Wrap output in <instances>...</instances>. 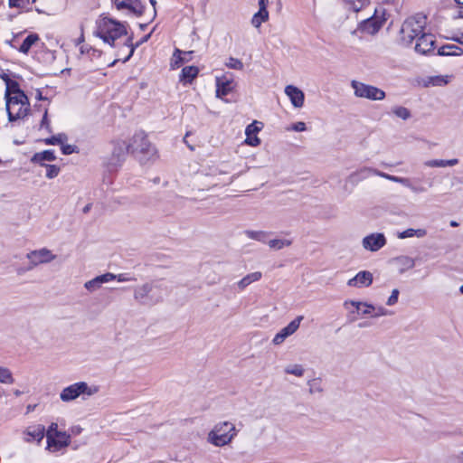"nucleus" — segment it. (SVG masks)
<instances>
[{"instance_id":"a211bd4d","label":"nucleus","mask_w":463,"mask_h":463,"mask_svg":"<svg viewBox=\"0 0 463 463\" xmlns=\"http://www.w3.org/2000/svg\"><path fill=\"white\" fill-rule=\"evenodd\" d=\"M24 435L26 442L36 441L40 443L45 436V427L41 424L28 427L24 431Z\"/></svg>"},{"instance_id":"79ce46f5","label":"nucleus","mask_w":463,"mask_h":463,"mask_svg":"<svg viewBox=\"0 0 463 463\" xmlns=\"http://www.w3.org/2000/svg\"><path fill=\"white\" fill-rule=\"evenodd\" d=\"M225 65L233 70L242 71L244 68V65L242 61L239 59L230 57L228 61L225 63Z\"/></svg>"},{"instance_id":"9d476101","label":"nucleus","mask_w":463,"mask_h":463,"mask_svg":"<svg viewBox=\"0 0 463 463\" xmlns=\"http://www.w3.org/2000/svg\"><path fill=\"white\" fill-rule=\"evenodd\" d=\"M385 21V10L382 7L376 8L373 15L361 23L360 29L369 34H374L381 29Z\"/></svg>"},{"instance_id":"5fc2aeb1","label":"nucleus","mask_w":463,"mask_h":463,"mask_svg":"<svg viewBox=\"0 0 463 463\" xmlns=\"http://www.w3.org/2000/svg\"><path fill=\"white\" fill-rule=\"evenodd\" d=\"M425 165L430 167H444V160L433 159L425 162Z\"/></svg>"},{"instance_id":"f704fd0d","label":"nucleus","mask_w":463,"mask_h":463,"mask_svg":"<svg viewBox=\"0 0 463 463\" xmlns=\"http://www.w3.org/2000/svg\"><path fill=\"white\" fill-rule=\"evenodd\" d=\"M23 92H24V91L21 90L19 83L16 80H12L6 85L5 92V97H8V96H11V95H14V94H17V93H22L23 94Z\"/></svg>"},{"instance_id":"393cba45","label":"nucleus","mask_w":463,"mask_h":463,"mask_svg":"<svg viewBox=\"0 0 463 463\" xmlns=\"http://www.w3.org/2000/svg\"><path fill=\"white\" fill-rule=\"evenodd\" d=\"M439 56H460L463 54V49L455 44H445L438 49Z\"/></svg>"},{"instance_id":"b1692460","label":"nucleus","mask_w":463,"mask_h":463,"mask_svg":"<svg viewBox=\"0 0 463 463\" xmlns=\"http://www.w3.org/2000/svg\"><path fill=\"white\" fill-rule=\"evenodd\" d=\"M199 69L196 66H186L182 69L180 74V81L184 84L192 83V81L197 77Z\"/></svg>"},{"instance_id":"c03bdc74","label":"nucleus","mask_w":463,"mask_h":463,"mask_svg":"<svg viewBox=\"0 0 463 463\" xmlns=\"http://www.w3.org/2000/svg\"><path fill=\"white\" fill-rule=\"evenodd\" d=\"M46 167V177L52 179L56 177L60 173V167L56 165H45Z\"/></svg>"},{"instance_id":"603ef678","label":"nucleus","mask_w":463,"mask_h":463,"mask_svg":"<svg viewBox=\"0 0 463 463\" xmlns=\"http://www.w3.org/2000/svg\"><path fill=\"white\" fill-rule=\"evenodd\" d=\"M400 291L397 288L392 289L391 296L386 301L388 306H393L397 303Z\"/></svg>"},{"instance_id":"0eeeda50","label":"nucleus","mask_w":463,"mask_h":463,"mask_svg":"<svg viewBox=\"0 0 463 463\" xmlns=\"http://www.w3.org/2000/svg\"><path fill=\"white\" fill-rule=\"evenodd\" d=\"M99 391L97 385L89 386L85 382H78L65 387L60 393V398L64 402H69L76 400L81 394L91 396Z\"/></svg>"},{"instance_id":"37998d69","label":"nucleus","mask_w":463,"mask_h":463,"mask_svg":"<svg viewBox=\"0 0 463 463\" xmlns=\"http://www.w3.org/2000/svg\"><path fill=\"white\" fill-rule=\"evenodd\" d=\"M345 2L354 12H359L368 3V0H345Z\"/></svg>"},{"instance_id":"864d4df0","label":"nucleus","mask_w":463,"mask_h":463,"mask_svg":"<svg viewBox=\"0 0 463 463\" xmlns=\"http://www.w3.org/2000/svg\"><path fill=\"white\" fill-rule=\"evenodd\" d=\"M245 143L251 146H257L260 144V139L257 136L252 135L246 137Z\"/></svg>"},{"instance_id":"69168bd1","label":"nucleus","mask_w":463,"mask_h":463,"mask_svg":"<svg viewBox=\"0 0 463 463\" xmlns=\"http://www.w3.org/2000/svg\"><path fill=\"white\" fill-rule=\"evenodd\" d=\"M268 3H269V0H259V6H260L259 9L263 10V11H268L267 10Z\"/></svg>"},{"instance_id":"423d86ee","label":"nucleus","mask_w":463,"mask_h":463,"mask_svg":"<svg viewBox=\"0 0 463 463\" xmlns=\"http://www.w3.org/2000/svg\"><path fill=\"white\" fill-rule=\"evenodd\" d=\"M237 435L233 423L222 421L214 425L208 434V441L216 447H223L229 444Z\"/></svg>"},{"instance_id":"1a4fd4ad","label":"nucleus","mask_w":463,"mask_h":463,"mask_svg":"<svg viewBox=\"0 0 463 463\" xmlns=\"http://www.w3.org/2000/svg\"><path fill=\"white\" fill-rule=\"evenodd\" d=\"M351 86L356 97L368 99L370 100H383L385 98V92L373 85L352 80Z\"/></svg>"},{"instance_id":"a19ab883","label":"nucleus","mask_w":463,"mask_h":463,"mask_svg":"<svg viewBox=\"0 0 463 463\" xmlns=\"http://www.w3.org/2000/svg\"><path fill=\"white\" fill-rule=\"evenodd\" d=\"M392 113L395 116H397L398 118H401L404 120L411 118V111L405 107H402V106L394 107L392 109Z\"/></svg>"},{"instance_id":"338daca9","label":"nucleus","mask_w":463,"mask_h":463,"mask_svg":"<svg viewBox=\"0 0 463 463\" xmlns=\"http://www.w3.org/2000/svg\"><path fill=\"white\" fill-rule=\"evenodd\" d=\"M0 78L3 80V81L5 83V86L12 80L10 76L7 73H1Z\"/></svg>"},{"instance_id":"49530a36","label":"nucleus","mask_w":463,"mask_h":463,"mask_svg":"<svg viewBox=\"0 0 463 463\" xmlns=\"http://www.w3.org/2000/svg\"><path fill=\"white\" fill-rule=\"evenodd\" d=\"M288 336H290L289 334L284 328H282L279 333L275 335L272 343L276 345H280Z\"/></svg>"},{"instance_id":"bb28decb","label":"nucleus","mask_w":463,"mask_h":463,"mask_svg":"<svg viewBox=\"0 0 463 463\" xmlns=\"http://www.w3.org/2000/svg\"><path fill=\"white\" fill-rule=\"evenodd\" d=\"M261 277L262 273L260 271L250 273L237 282V287L240 290H243L251 283L259 281L261 279Z\"/></svg>"},{"instance_id":"5701e85b","label":"nucleus","mask_w":463,"mask_h":463,"mask_svg":"<svg viewBox=\"0 0 463 463\" xmlns=\"http://www.w3.org/2000/svg\"><path fill=\"white\" fill-rule=\"evenodd\" d=\"M151 36V33L142 37L137 43L135 44L132 43L133 36H129L126 39L124 43V46L129 48L128 54L122 60L123 62H127L134 54L135 50L141 45L142 43L147 42Z\"/></svg>"},{"instance_id":"09e8293b","label":"nucleus","mask_w":463,"mask_h":463,"mask_svg":"<svg viewBox=\"0 0 463 463\" xmlns=\"http://www.w3.org/2000/svg\"><path fill=\"white\" fill-rule=\"evenodd\" d=\"M61 152L63 155H71L73 153H79V147L75 145H61Z\"/></svg>"},{"instance_id":"c9c22d12","label":"nucleus","mask_w":463,"mask_h":463,"mask_svg":"<svg viewBox=\"0 0 463 463\" xmlns=\"http://www.w3.org/2000/svg\"><path fill=\"white\" fill-rule=\"evenodd\" d=\"M67 140V136L64 133H60L56 136H52L43 139L44 144L49 146L62 145Z\"/></svg>"},{"instance_id":"a878e982","label":"nucleus","mask_w":463,"mask_h":463,"mask_svg":"<svg viewBox=\"0 0 463 463\" xmlns=\"http://www.w3.org/2000/svg\"><path fill=\"white\" fill-rule=\"evenodd\" d=\"M232 80H221L219 78L216 79V97L222 98L228 95L232 90Z\"/></svg>"},{"instance_id":"cd10ccee","label":"nucleus","mask_w":463,"mask_h":463,"mask_svg":"<svg viewBox=\"0 0 463 463\" xmlns=\"http://www.w3.org/2000/svg\"><path fill=\"white\" fill-rule=\"evenodd\" d=\"M40 40L37 33H30L22 43L18 51L22 53L27 54L32 46Z\"/></svg>"},{"instance_id":"f8f14e48","label":"nucleus","mask_w":463,"mask_h":463,"mask_svg":"<svg viewBox=\"0 0 463 463\" xmlns=\"http://www.w3.org/2000/svg\"><path fill=\"white\" fill-rule=\"evenodd\" d=\"M386 242L383 233L374 232L365 236L362 241V245L366 250L377 251L385 246Z\"/></svg>"},{"instance_id":"de8ad7c7","label":"nucleus","mask_w":463,"mask_h":463,"mask_svg":"<svg viewBox=\"0 0 463 463\" xmlns=\"http://www.w3.org/2000/svg\"><path fill=\"white\" fill-rule=\"evenodd\" d=\"M430 82L433 86H444L449 83L448 76H435L430 79Z\"/></svg>"},{"instance_id":"39448f33","label":"nucleus","mask_w":463,"mask_h":463,"mask_svg":"<svg viewBox=\"0 0 463 463\" xmlns=\"http://www.w3.org/2000/svg\"><path fill=\"white\" fill-rule=\"evenodd\" d=\"M5 109L10 122L25 118L30 110L29 99L24 92L5 97Z\"/></svg>"},{"instance_id":"4468645a","label":"nucleus","mask_w":463,"mask_h":463,"mask_svg":"<svg viewBox=\"0 0 463 463\" xmlns=\"http://www.w3.org/2000/svg\"><path fill=\"white\" fill-rule=\"evenodd\" d=\"M435 37L431 33H421L415 44V52L420 54H428L435 49Z\"/></svg>"},{"instance_id":"f257e3e1","label":"nucleus","mask_w":463,"mask_h":463,"mask_svg":"<svg viewBox=\"0 0 463 463\" xmlns=\"http://www.w3.org/2000/svg\"><path fill=\"white\" fill-rule=\"evenodd\" d=\"M167 287L163 279H155L134 288V299L142 306L153 307L164 300Z\"/></svg>"},{"instance_id":"ddd939ff","label":"nucleus","mask_w":463,"mask_h":463,"mask_svg":"<svg viewBox=\"0 0 463 463\" xmlns=\"http://www.w3.org/2000/svg\"><path fill=\"white\" fill-rule=\"evenodd\" d=\"M372 175H375L383 177V178H385L387 180H390V181H392V182H395V183H397L398 179H399V176L391 175L389 174L381 172L379 170H376V169H373V168H371V167H364V168L360 169L359 171L351 174L350 175V178L354 179V180L359 181V180L365 179V178H367L368 176H370Z\"/></svg>"},{"instance_id":"052dcab7","label":"nucleus","mask_w":463,"mask_h":463,"mask_svg":"<svg viewBox=\"0 0 463 463\" xmlns=\"http://www.w3.org/2000/svg\"><path fill=\"white\" fill-rule=\"evenodd\" d=\"M364 306L366 307L362 311L363 315H371L372 312L375 310V307L372 304L364 303Z\"/></svg>"},{"instance_id":"680f3d73","label":"nucleus","mask_w":463,"mask_h":463,"mask_svg":"<svg viewBox=\"0 0 463 463\" xmlns=\"http://www.w3.org/2000/svg\"><path fill=\"white\" fill-rule=\"evenodd\" d=\"M399 184L408 187L411 189V185H412V183L411 181L409 179V178H406V177H400L399 176V179H398V182Z\"/></svg>"},{"instance_id":"c756f323","label":"nucleus","mask_w":463,"mask_h":463,"mask_svg":"<svg viewBox=\"0 0 463 463\" xmlns=\"http://www.w3.org/2000/svg\"><path fill=\"white\" fill-rule=\"evenodd\" d=\"M268 19L269 12L259 9V11L254 14L253 17L251 18V24L254 27L259 28L261 24L268 21Z\"/></svg>"},{"instance_id":"9b49d317","label":"nucleus","mask_w":463,"mask_h":463,"mask_svg":"<svg viewBox=\"0 0 463 463\" xmlns=\"http://www.w3.org/2000/svg\"><path fill=\"white\" fill-rule=\"evenodd\" d=\"M26 257L30 260V266L25 269H18V274H21L25 270H30L39 264L51 262L56 258V256L46 248L32 250L27 253Z\"/></svg>"},{"instance_id":"7c9ffc66","label":"nucleus","mask_w":463,"mask_h":463,"mask_svg":"<svg viewBox=\"0 0 463 463\" xmlns=\"http://www.w3.org/2000/svg\"><path fill=\"white\" fill-rule=\"evenodd\" d=\"M245 235L251 240H255L263 243L267 242L268 232L263 231H251L246 230L244 231Z\"/></svg>"},{"instance_id":"ea45409f","label":"nucleus","mask_w":463,"mask_h":463,"mask_svg":"<svg viewBox=\"0 0 463 463\" xmlns=\"http://www.w3.org/2000/svg\"><path fill=\"white\" fill-rule=\"evenodd\" d=\"M304 372L305 370L301 364L288 365L285 368L286 373L293 374L298 377L303 376Z\"/></svg>"},{"instance_id":"774afa93","label":"nucleus","mask_w":463,"mask_h":463,"mask_svg":"<svg viewBox=\"0 0 463 463\" xmlns=\"http://www.w3.org/2000/svg\"><path fill=\"white\" fill-rule=\"evenodd\" d=\"M452 40L460 44H463V33H461L459 36L453 37Z\"/></svg>"},{"instance_id":"c85d7f7f","label":"nucleus","mask_w":463,"mask_h":463,"mask_svg":"<svg viewBox=\"0 0 463 463\" xmlns=\"http://www.w3.org/2000/svg\"><path fill=\"white\" fill-rule=\"evenodd\" d=\"M394 261L402 266L400 269L401 273H403L405 270L412 269L415 266L414 260L408 256H400L394 259Z\"/></svg>"},{"instance_id":"e433bc0d","label":"nucleus","mask_w":463,"mask_h":463,"mask_svg":"<svg viewBox=\"0 0 463 463\" xmlns=\"http://www.w3.org/2000/svg\"><path fill=\"white\" fill-rule=\"evenodd\" d=\"M307 385L309 386V392L311 394L323 392L321 378H314L309 380L307 382Z\"/></svg>"},{"instance_id":"2f4dec72","label":"nucleus","mask_w":463,"mask_h":463,"mask_svg":"<svg viewBox=\"0 0 463 463\" xmlns=\"http://www.w3.org/2000/svg\"><path fill=\"white\" fill-rule=\"evenodd\" d=\"M14 383V379L10 369L0 365V383L13 384Z\"/></svg>"},{"instance_id":"bf43d9fd","label":"nucleus","mask_w":463,"mask_h":463,"mask_svg":"<svg viewBox=\"0 0 463 463\" xmlns=\"http://www.w3.org/2000/svg\"><path fill=\"white\" fill-rule=\"evenodd\" d=\"M114 277H115V279H117L118 281L119 282H126V281H131V280H134L135 279L131 278V277H128L127 274L125 273H121V274H118V275H115L114 274Z\"/></svg>"},{"instance_id":"e2e57ef3","label":"nucleus","mask_w":463,"mask_h":463,"mask_svg":"<svg viewBox=\"0 0 463 463\" xmlns=\"http://www.w3.org/2000/svg\"><path fill=\"white\" fill-rule=\"evenodd\" d=\"M411 190L415 194H420L426 192L427 189L421 185H416L412 184Z\"/></svg>"},{"instance_id":"6ab92c4d","label":"nucleus","mask_w":463,"mask_h":463,"mask_svg":"<svg viewBox=\"0 0 463 463\" xmlns=\"http://www.w3.org/2000/svg\"><path fill=\"white\" fill-rule=\"evenodd\" d=\"M116 7L118 10L128 9L137 16L141 15L145 9L140 0H127V2L116 0Z\"/></svg>"},{"instance_id":"412c9836","label":"nucleus","mask_w":463,"mask_h":463,"mask_svg":"<svg viewBox=\"0 0 463 463\" xmlns=\"http://www.w3.org/2000/svg\"><path fill=\"white\" fill-rule=\"evenodd\" d=\"M193 51L184 52L180 49H175L173 54V60L171 61V68H179L185 62H188L192 59Z\"/></svg>"},{"instance_id":"4c0bfd02","label":"nucleus","mask_w":463,"mask_h":463,"mask_svg":"<svg viewBox=\"0 0 463 463\" xmlns=\"http://www.w3.org/2000/svg\"><path fill=\"white\" fill-rule=\"evenodd\" d=\"M304 319L303 316H298L287 326L283 327L289 335H293L299 327L301 321Z\"/></svg>"},{"instance_id":"2eb2a0df","label":"nucleus","mask_w":463,"mask_h":463,"mask_svg":"<svg viewBox=\"0 0 463 463\" xmlns=\"http://www.w3.org/2000/svg\"><path fill=\"white\" fill-rule=\"evenodd\" d=\"M58 436L47 435V449L52 451H58L66 448L71 443V436L67 433H57Z\"/></svg>"},{"instance_id":"3c124183","label":"nucleus","mask_w":463,"mask_h":463,"mask_svg":"<svg viewBox=\"0 0 463 463\" xmlns=\"http://www.w3.org/2000/svg\"><path fill=\"white\" fill-rule=\"evenodd\" d=\"M40 128H45L48 132H52V128L50 125V121L48 119V110L47 109H45V111L43 113V118H42V121L40 124Z\"/></svg>"},{"instance_id":"aec40b11","label":"nucleus","mask_w":463,"mask_h":463,"mask_svg":"<svg viewBox=\"0 0 463 463\" xmlns=\"http://www.w3.org/2000/svg\"><path fill=\"white\" fill-rule=\"evenodd\" d=\"M115 279L113 273H105L99 276L95 277L94 279L87 281L84 284V287L86 289H88L90 292L96 291L99 289L102 284L112 281Z\"/></svg>"},{"instance_id":"4d7b16f0","label":"nucleus","mask_w":463,"mask_h":463,"mask_svg":"<svg viewBox=\"0 0 463 463\" xmlns=\"http://www.w3.org/2000/svg\"><path fill=\"white\" fill-rule=\"evenodd\" d=\"M290 129L297 131V132H301V131H305L307 129V128H306V124L304 122L298 121V122L294 123L291 126Z\"/></svg>"},{"instance_id":"6e6552de","label":"nucleus","mask_w":463,"mask_h":463,"mask_svg":"<svg viewBox=\"0 0 463 463\" xmlns=\"http://www.w3.org/2000/svg\"><path fill=\"white\" fill-rule=\"evenodd\" d=\"M130 153L129 144L123 140L113 142V148L110 156L107 159V167L109 171H116L124 163L127 155Z\"/></svg>"},{"instance_id":"0e129e2a","label":"nucleus","mask_w":463,"mask_h":463,"mask_svg":"<svg viewBox=\"0 0 463 463\" xmlns=\"http://www.w3.org/2000/svg\"><path fill=\"white\" fill-rule=\"evenodd\" d=\"M458 163V160L456 159V158L449 159V160H444V167H446V166H453V165H456Z\"/></svg>"},{"instance_id":"20e7f679","label":"nucleus","mask_w":463,"mask_h":463,"mask_svg":"<svg viewBox=\"0 0 463 463\" xmlns=\"http://www.w3.org/2000/svg\"><path fill=\"white\" fill-rule=\"evenodd\" d=\"M126 26L120 22L104 17L98 22L95 34L103 40L104 43L114 46L117 39L123 35H127Z\"/></svg>"},{"instance_id":"473e14b6","label":"nucleus","mask_w":463,"mask_h":463,"mask_svg":"<svg viewBox=\"0 0 463 463\" xmlns=\"http://www.w3.org/2000/svg\"><path fill=\"white\" fill-rule=\"evenodd\" d=\"M425 234H426L425 230H422V229L414 230V229L410 228V229H407V230L400 232L398 237L400 239H405V238H411L413 236L423 237Z\"/></svg>"},{"instance_id":"72a5a7b5","label":"nucleus","mask_w":463,"mask_h":463,"mask_svg":"<svg viewBox=\"0 0 463 463\" xmlns=\"http://www.w3.org/2000/svg\"><path fill=\"white\" fill-rule=\"evenodd\" d=\"M30 0H8V5L10 8H18L25 11H31Z\"/></svg>"},{"instance_id":"8fccbe9b","label":"nucleus","mask_w":463,"mask_h":463,"mask_svg":"<svg viewBox=\"0 0 463 463\" xmlns=\"http://www.w3.org/2000/svg\"><path fill=\"white\" fill-rule=\"evenodd\" d=\"M57 433H66L65 431H60L58 430V424L55 422L51 423V425L48 427V430H45V435H51V436H58Z\"/></svg>"},{"instance_id":"f3484780","label":"nucleus","mask_w":463,"mask_h":463,"mask_svg":"<svg viewBox=\"0 0 463 463\" xmlns=\"http://www.w3.org/2000/svg\"><path fill=\"white\" fill-rule=\"evenodd\" d=\"M285 93L289 98L295 108H302L305 100L304 92L296 86L288 85L285 88Z\"/></svg>"},{"instance_id":"dca6fc26","label":"nucleus","mask_w":463,"mask_h":463,"mask_svg":"<svg viewBox=\"0 0 463 463\" xmlns=\"http://www.w3.org/2000/svg\"><path fill=\"white\" fill-rule=\"evenodd\" d=\"M373 274L368 270L359 271L354 278L347 281L349 287L363 288L369 287L373 283Z\"/></svg>"},{"instance_id":"58836bf2","label":"nucleus","mask_w":463,"mask_h":463,"mask_svg":"<svg viewBox=\"0 0 463 463\" xmlns=\"http://www.w3.org/2000/svg\"><path fill=\"white\" fill-rule=\"evenodd\" d=\"M269 246L271 249L281 250L285 246H289L291 241L288 240L274 239L268 241Z\"/></svg>"},{"instance_id":"13d9d810","label":"nucleus","mask_w":463,"mask_h":463,"mask_svg":"<svg viewBox=\"0 0 463 463\" xmlns=\"http://www.w3.org/2000/svg\"><path fill=\"white\" fill-rule=\"evenodd\" d=\"M375 310L376 312L372 315L373 317H383V316H388L390 314V312L383 307H375Z\"/></svg>"},{"instance_id":"7ed1b4c3","label":"nucleus","mask_w":463,"mask_h":463,"mask_svg":"<svg viewBox=\"0 0 463 463\" xmlns=\"http://www.w3.org/2000/svg\"><path fill=\"white\" fill-rule=\"evenodd\" d=\"M427 24V17L422 14H417L411 17L407 18L401 28V42L402 44L409 46L414 40L425 33L424 28Z\"/></svg>"},{"instance_id":"f03ea898","label":"nucleus","mask_w":463,"mask_h":463,"mask_svg":"<svg viewBox=\"0 0 463 463\" xmlns=\"http://www.w3.org/2000/svg\"><path fill=\"white\" fill-rule=\"evenodd\" d=\"M130 153L140 162L146 164L157 157L155 146L148 140L144 131L135 133L129 143Z\"/></svg>"},{"instance_id":"4be33fe9","label":"nucleus","mask_w":463,"mask_h":463,"mask_svg":"<svg viewBox=\"0 0 463 463\" xmlns=\"http://www.w3.org/2000/svg\"><path fill=\"white\" fill-rule=\"evenodd\" d=\"M56 159L55 154L53 150H44L42 152L35 153L32 158L31 162L34 164H39L40 165L43 166L46 164L44 161H54Z\"/></svg>"},{"instance_id":"6e6d98bb","label":"nucleus","mask_w":463,"mask_h":463,"mask_svg":"<svg viewBox=\"0 0 463 463\" xmlns=\"http://www.w3.org/2000/svg\"><path fill=\"white\" fill-rule=\"evenodd\" d=\"M449 461L451 463H463V450L457 454L451 455L449 457Z\"/></svg>"},{"instance_id":"a18cd8bd","label":"nucleus","mask_w":463,"mask_h":463,"mask_svg":"<svg viewBox=\"0 0 463 463\" xmlns=\"http://www.w3.org/2000/svg\"><path fill=\"white\" fill-rule=\"evenodd\" d=\"M258 124H260V123L258 121H253L252 123H250V125H248L246 127L245 134L247 137H250L252 135L256 136V134L260 131L261 127H259Z\"/></svg>"}]
</instances>
